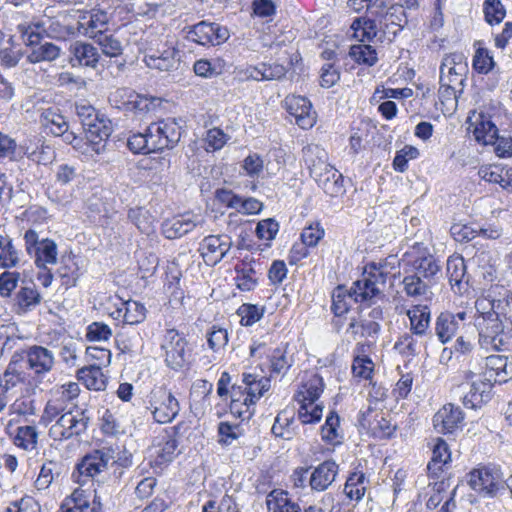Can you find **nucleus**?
Wrapping results in <instances>:
<instances>
[{"instance_id": "1", "label": "nucleus", "mask_w": 512, "mask_h": 512, "mask_svg": "<svg viewBox=\"0 0 512 512\" xmlns=\"http://www.w3.org/2000/svg\"><path fill=\"white\" fill-rule=\"evenodd\" d=\"M474 326L478 331V343L487 351H499L506 344L504 325L494 310L493 302L486 298L475 302Z\"/></svg>"}, {"instance_id": "2", "label": "nucleus", "mask_w": 512, "mask_h": 512, "mask_svg": "<svg viewBox=\"0 0 512 512\" xmlns=\"http://www.w3.org/2000/svg\"><path fill=\"white\" fill-rule=\"evenodd\" d=\"M294 398L299 404L298 418L303 424L320 421V376L317 373H305Z\"/></svg>"}, {"instance_id": "3", "label": "nucleus", "mask_w": 512, "mask_h": 512, "mask_svg": "<svg viewBox=\"0 0 512 512\" xmlns=\"http://www.w3.org/2000/svg\"><path fill=\"white\" fill-rule=\"evenodd\" d=\"M76 114L87 134L94 144L107 140L112 131V123L105 115L100 114L92 105L85 101L75 104Z\"/></svg>"}, {"instance_id": "4", "label": "nucleus", "mask_w": 512, "mask_h": 512, "mask_svg": "<svg viewBox=\"0 0 512 512\" xmlns=\"http://www.w3.org/2000/svg\"><path fill=\"white\" fill-rule=\"evenodd\" d=\"M115 450L112 447H103L97 449L90 454L85 455L81 462L76 466V472L73 478L81 485H85L88 481L98 478L109 465H115Z\"/></svg>"}, {"instance_id": "5", "label": "nucleus", "mask_w": 512, "mask_h": 512, "mask_svg": "<svg viewBox=\"0 0 512 512\" xmlns=\"http://www.w3.org/2000/svg\"><path fill=\"white\" fill-rule=\"evenodd\" d=\"M160 348L164 353V362L172 370L179 371L189 363L191 350L185 335L175 328H165Z\"/></svg>"}, {"instance_id": "6", "label": "nucleus", "mask_w": 512, "mask_h": 512, "mask_svg": "<svg viewBox=\"0 0 512 512\" xmlns=\"http://www.w3.org/2000/svg\"><path fill=\"white\" fill-rule=\"evenodd\" d=\"M91 420L88 409H76L59 416L49 429V437L54 441H64L86 433Z\"/></svg>"}, {"instance_id": "7", "label": "nucleus", "mask_w": 512, "mask_h": 512, "mask_svg": "<svg viewBox=\"0 0 512 512\" xmlns=\"http://www.w3.org/2000/svg\"><path fill=\"white\" fill-rule=\"evenodd\" d=\"M182 127L175 118L151 123L146 128V137L153 152L174 148L180 141Z\"/></svg>"}, {"instance_id": "8", "label": "nucleus", "mask_w": 512, "mask_h": 512, "mask_svg": "<svg viewBox=\"0 0 512 512\" xmlns=\"http://www.w3.org/2000/svg\"><path fill=\"white\" fill-rule=\"evenodd\" d=\"M25 250L28 255L34 258L38 268H46V266L57 263V244L49 238L40 239L39 234L28 229L24 234Z\"/></svg>"}, {"instance_id": "9", "label": "nucleus", "mask_w": 512, "mask_h": 512, "mask_svg": "<svg viewBox=\"0 0 512 512\" xmlns=\"http://www.w3.org/2000/svg\"><path fill=\"white\" fill-rule=\"evenodd\" d=\"M385 286L383 272H378L374 266L366 265L361 278L351 287L354 302H372L383 293Z\"/></svg>"}, {"instance_id": "10", "label": "nucleus", "mask_w": 512, "mask_h": 512, "mask_svg": "<svg viewBox=\"0 0 512 512\" xmlns=\"http://www.w3.org/2000/svg\"><path fill=\"white\" fill-rule=\"evenodd\" d=\"M187 38L202 46H216L228 40L229 31L217 23L201 21L190 28Z\"/></svg>"}, {"instance_id": "11", "label": "nucleus", "mask_w": 512, "mask_h": 512, "mask_svg": "<svg viewBox=\"0 0 512 512\" xmlns=\"http://www.w3.org/2000/svg\"><path fill=\"white\" fill-rule=\"evenodd\" d=\"M110 19L111 16L107 11L93 8L80 15L77 31L79 34L95 40L107 31Z\"/></svg>"}, {"instance_id": "12", "label": "nucleus", "mask_w": 512, "mask_h": 512, "mask_svg": "<svg viewBox=\"0 0 512 512\" xmlns=\"http://www.w3.org/2000/svg\"><path fill=\"white\" fill-rule=\"evenodd\" d=\"M150 409L154 420L160 424H165L175 419L180 411V406L171 392L160 389L152 394Z\"/></svg>"}, {"instance_id": "13", "label": "nucleus", "mask_w": 512, "mask_h": 512, "mask_svg": "<svg viewBox=\"0 0 512 512\" xmlns=\"http://www.w3.org/2000/svg\"><path fill=\"white\" fill-rule=\"evenodd\" d=\"M468 72L466 57L463 53L454 52L445 55L440 66V80L445 85L463 86Z\"/></svg>"}, {"instance_id": "14", "label": "nucleus", "mask_w": 512, "mask_h": 512, "mask_svg": "<svg viewBox=\"0 0 512 512\" xmlns=\"http://www.w3.org/2000/svg\"><path fill=\"white\" fill-rule=\"evenodd\" d=\"M474 376V373L471 371L466 373V380H471V382L468 383L469 390L464 394L462 403L464 407L476 410L490 401L493 384L490 382V379L479 378L473 380Z\"/></svg>"}, {"instance_id": "15", "label": "nucleus", "mask_w": 512, "mask_h": 512, "mask_svg": "<svg viewBox=\"0 0 512 512\" xmlns=\"http://www.w3.org/2000/svg\"><path fill=\"white\" fill-rule=\"evenodd\" d=\"M468 483L474 491L484 496H494L503 488L500 476L486 467L472 470L469 473Z\"/></svg>"}, {"instance_id": "16", "label": "nucleus", "mask_w": 512, "mask_h": 512, "mask_svg": "<svg viewBox=\"0 0 512 512\" xmlns=\"http://www.w3.org/2000/svg\"><path fill=\"white\" fill-rule=\"evenodd\" d=\"M283 106L302 129L311 128L316 123V112H311L312 105L306 97L289 95L284 99Z\"/></svg>"}, {"instance_id": "17", "label": "nucleus", "mask_w": 512, "mask_h": 512, "mask_svg": "<svg viewBox=\"0 0 512 512\" xmlns=\"http://www.w3.org/2000/svg\"><path fill=\"white\" fill-rule=\"evenodd\" d=\"M179 61V50L172 43L170 45L165 44L162 49L145 54L143 58L147 67L166 72L176 70Z\"/></svg>"}, {"instance_id": "18", "label": "nucleus", "mask_w": 512, "mask_h": 512, "mask_svg": "<svg viewBox=\"0 0 512 512\" xmlns=\"http://www.w3.org/2000/svg\"><path fill=\"white\" fill-rule=\"evenodd\" d=\"M27 365L35 375L41 376L51 372L55 366L54 353L40 345H32L25 351Z\"/></svg>"}, {"instance_id": "19", "label": "nucleus", "mask_w": 512, "mask_h": 512, "mask_svg": "<svg viewBox=\"0 0 512 512\" xmlns=\"http://www.w3.org/2000/svg\"><path fill=\"white\" fill-rule=\"evenodd\" d=\"M231 247L232 241L228 235H210L201 242L200 251L205 262L215 265L225 257Z\"/></svg>"}, {"instance_id": "20", "label": "nucleus", "mask_w": 512, "mask_h": 512, "mask_svg": "<svg viewBox=\"0 0 512 512\" xmlns=\"http://www.w3.org/2000/svg\"><path fill=\"white\" fill-rule=\"evenodd\" d=\"M203 219L199 215L185 213L162 223V233L168 239L180 238L191 232L197 225L202 224Z\"/></svg>"}, {"instance_id": "21", "label": "nucleus", "mask_w": 512, "mask_h": 512, "mask_svg": "<svg viewBox=\"0 0 512 512\" xmlns=\"http://www.w3.org/2000/svg\"><path fill=\"white\" fill-rule=\"evenodd\" d=\"M69 53V63L72 67L95 69L100 59L98 49L94 45L79 40L70 44Z\"/></svg>"}, {"instance_id": "22", "label": "nucleus", "mask_w": 512, "mask_h": 512, "mask_svg": "<svg viewBox=\"0 0 512 512\" xmlns=\"http://www.w3.org/2000/svg\"><path fill=\"white\" fill-rule=\"evenodd\" d=\"M464 414L460 407L454 404L444 405L433 417L435 429L440 433H453L460 428Z\"/></svg>"}, {"instance_id": "23", "label": "nucleus", "mask_w": 512, "mask_h": 512, "mask_svg": "<svg viewBox=\"0 0 512 512\" xmlns=\"http://www.w3.org/2000/svg\"><path fill=\"white\" fill-rule=\"evenodd\" d=\"M40 122L49 133L62 136L68 143H72L76 138L73 132H68L69 125L64 116L53 108L45 109L42 112Z\"/></svg>"}, {"instance_id": "24", "label": "nucleus", "mask_w": 512, "mask_h": 512, "mask_svg": "<svg viewBox=\"0 0 512 512\" xmlns=\"http://www.w3.org/2000/svg\"><path fill=\"white\" fill-rule=\"evenodd\" d=\"M487 379L494 378V382L506 383L512 380V362H508L503 355H490L486 357Z\"/></svg>"}, {"instance_id": "25", "label": "nucleus", "mask_w": 512, "mask_h": 512, "mask_svg": "<svg viewBox=\"0 0 512 512\" xmlns=\"http://www.w3.org/2000/svg\"><path fill=\"white\" fill-rule=\"evenodd\" d=\"M344 429L341 426V418L336 411H330L322 425V441L336 447L344 441Z\"/></svg>"}, {"instance_id": "26", "label": "nucleus", "mask_w": 512, "mask_h": 512, "mask_svg": "<svg viewBox=\"0 0 512 512\" xmlns=\"http://www.w3.org/2000/svg\"><path fill=\"white\" fill-rule=\"evenodd\" d=\"M176 429V427H172L169 430H165V434L154 445V455L156 456L157 464L168 463L174 459L178 447V442L174 438Z\"/></svg>"}, {"instance_id": "27", "label": "nucleus", "mask_w": 512, "mask_h": 512, "mask_svg": "<svg viewBox=\"0 0 512 512\" xmlns=\"http://www.w3.org/2000/svg\"><path fill=\"white\" fill-rule=\"evenodd\" d=\"M337 46L338 44L335 40L333 41L332 47L322 48V61H327V63H322V88H329L340 79L339 69L335 65L336 52L334 48Z\"/></svg>"}, {"instance_id": "28", "label": "nucleus", "mask_w": 512, "mask_h": 512, "mask_svg": "<svg viewBox=\"0 0 512 512\" xmlns=\"http://www.w3.org/2000/svg\"><path fill=\"white\" fill-rule=\"evenodd\" d=\"M410 321V331L416 336H425L431 320V311L427 305H414L406 312Z\"/></svg>"}, {"instance_id": "29", "label": "nucleus", "mask_w": 512, "mask_h": 512, "mask_svg": "<svg viewBox=\"0 0 512 512\" xmlns=\"http://www.w3.org/2000/svg\"><path fill=\"white\" fill-rule=\"evenodd\" d=\"M160 105V99L156 97H148L135 93L131 90V94L127 99L126 112L132 113L135 117H143L154 111Z\"/></svg>"}, {"instance_id": "30", "label": "nucleus", "mask_w": 512, "mask_h": 512, "mask_svg": "<svg viewBox=\"0 0 512 512\" xmlns=\"http://www.w3.org/2000/svg\"><path fill=\"white\" fill-rule=\"evenodd\" d=\"M77 379L89 390L102 391L106 388L107 378L99 365H89L77 371Z\"/></svg>"}, {"instance_id": "31", "label": "nucleus", "mask_w": 512, "mask_h": 512, "mask_svg": "<svg viewBox=\"0 0 512 512\" xmlns=\"http://www.w3.org/2000/svg\"><path fill=\"white\" fill-rule=\"evenodd\" d=\"M243 388L247 390L250 398H253L255 404L270 387V379L265 376H260L254 373L242 374Z\"/></svg>"}, {"instance_id": "32", "label": "nucleus", "mask_w": 512, "mask_h": 512, "mask_svg": "<svg viewBox=\"0 0 512 512\" xmlns=\"http://www.w3.org/2000/svg\"><path fill=\"white\" fill-rule=\"evenodd\" d=\"M435 334L442 344L449 342L459 330L453 313L442 312L435 321Z\"/></svg>"}, {"instance_id": "33", "label": "nucleus", "mask_w": 512, "mask_h": 512, "mask_svg": "<svg viewBox=\"0 0 512 512\" xmlns=\"http://www.w3.org/2000/svg\"><path fill=\"white\" fill-rule=\"evenodd\" d=\"M266 506L268 512H300L299 506L292 503L283 490L271 491L267 495Z\"/></svg>"}, {"instance_id": "34", "label": "nucleus", "mask_w": 512, "mask_h": 512, "mask_svg": "<svg viewBox=\"0 0 512 512\" xmlns=\"http://www.w3.org/2000/svg\"><path fill=\"white\" fill-rule=\"evenodd\" d=\"M41 299L35 286L21 287L15 298L17 313L24 314L32 311L41 302Z\"/></svg>"}, {"instance_id": "35", "label": "nucleus", "mask_w": 512, "mask_h": 512, "mask_svg": "<svg viewBox=\"0 0 512 512\" xmlns=\"http://www.w3.org/2000/svg\"><path fill=\"white\" fill-rule=\"evenodd\" d=\"M471 127H473L475 139L485 145L493 143L497 136L496 125L491 120L485 119L483 115H479L475 122L471 123Z\"/></svg>"}, {"instance_id": "36", "label": "nucleus", "mask_w": 512, "mask_h": 512, "mask_svg": "<svg viewBox=\"0 0 512 512\" xmlns=\"http://www.w3.org/2000/svg\"><path fill=\"white\" fill-rule=\"evenodd\" d=\"M415 274L419 275L426 281H430L440 271V265L437 260L430 254L423 253L422 255L415 257L412 262Z\"/></svg>"}, {"instance_id": "37", "label": "nucleus", "mask_w": 512, "mask_h": 512, "mask_svg": "<svg viewBox=\"0 0 512 512\" xmlns=\"http://www.w3.org/2000/svg\"><path fill=\"white\" fill-rule=\"evenodd\" d=\"M451 453L448 444L441 438H437L433 446L432 458L427 469L429 473L437 475L442 467L450 461Z\"/></svg>"}, {"instance_id": "38", "label": "nucleus", "mask_w": 512, "mask_h": 512, "mask_svg": "<svg viewBox=\"0 0 512 512\" xmlns=\"http://www.w3.org/2000/svg\"><path fill=\"white\" fill-rule=\"evenodd\" d=\"M292 481L296 487H305L307 484L312 490H320V467L311 471L310 467H301L294 471Z\"/></svg>"}, {"instance_id": "39", "label": "nucleus", "mask_w": 512, "mask_h": 512, "mask_svg": "<svg viewBox=\"0 0 512 512\" xmlns=\"http://www.w3.org/2000/svg\"><path fill=\"white\" fill-rule=\"evenodd\" d=\"M331 310L336 316H342L347 313L354 302L351 288L348 290L344 286H338L332 292Z\"/></svg>"}, {"instance_id": "40", "label": "nucleus", "mask_w": 512, "mask_h": 512, "mask_svg": "<svg viewBox=\"0 0 512 512\" xmlns=\"http://www.w3.org/2000/svg\"><path fill=\"white\" fill-rule=\"evenodd\" d=\"M368 480L363 472L350 474L345 484V493L350 499L360 501L365 495Z\"/></svg>"}, {"instance_id": "41", "label": "nucleus", "mask_w": 512, "mask_h": 512, "mask_svg": "<svg viewBox=\"0 0 512 512\" xmlns=\"http://www.w3.org/2000/svg\"><path fill=\"white\" fill-rule=\"evenodd\" d=\"M123 313V319L126 324L137 325L142 323L146 319V308L145 306L134 300H128L123 303V308L118 309V312Z\"/></svg>"}, {"instance_id": "42", "label": "nucleus", "mask_w": 512, "mask_h": 512, "mask_svg": "<svg viewBox=\"0 0 512 512\" xmlns=\"http://www.w3.org/2000/svg\"><path fill=\"white\" fill-rule=\"evenodd\" d=\"M19 263V252L8 236L0 235V266L2 268L15 267Z\"/></svg>"}, {"instance_id": "43", "label": "nucleus", "mask_w": 512, "mask_h": 512, "mask_svg": "<svg viewBox=\"0 0 512 512\" xmlns=\"http://www.w3.org/2000/svg\"><path fill=\"white\" fill-rule=\"evenodd\" d=\"M422 336H416L413 332L404 333L396 341L394 347L400 354L410 357L416 356L420 353L422 343L418 340Z\"/></svg>"}, {"instance_id": "44", "label": "nucleus", "mask_w": 512, "mask_h": 512, "mask_svg": "<svg viewBox=\"0 0 512 512\" xmlns=\"http://www.w3.org/2000/svg\"><path fill=\"white\" fill-rule=\"evenodd\" d=\"M326 178L322 181V190L330 197H338L344 194L342 175L335 169H327Z\"/></svg>"}, {"instance_id": "45", "label": "nucleus", "mask_w": 512, "mask_h": 512, "mask_svg": "<svg viewBox=\"0 0 512 512\" xmlns=\"http://www.w3.org/2000/svg\"><path fill=\"white\" fill-rule=\"evenodd\" d=\"M293 423L294 413L283 410L276 416L271 431L276 437L290 439L292 436L291 425Z\"/></svg>"}, {"instance_id": "46", "label": "nucleus", "mask_w": 512, "mask_h": 512, "mask_svg": "<svg viewBox=\"0 0 512 512\" xmlns=\"http://www.w3.org/2000/svg\"><path fill=\"white\" fill-rule=\"evenodd\" d=\"M349 55L355 62L367 66H373L378 60L376 50L368 44L352 45Z\"/></svg>"}, {"instance_id": "47", "label": "nucleus", "mask_w": 512, "mask_h": 512, "mask_svg": "<svg viewBox=\"0 0 512 512\" xmlns=\"http://www.w3.org/2000/svg\"><path fill=\"white\" fill-rule=\"evenodd\" d=\"M38 432L35 426H21L17 428L14 443L24 450L31 451L37 446Z\"/></svg>"}, {"instance_id": "48", "label": "nucleus", "mask_w": 512, "mask_h": 512, "mask_svg": "<svg viewBox=\"0 0 512 512\" xmlns=\"http://www.w3.org/2000/svg\"><path fill=\"white\" fill-rule=\"evenodd\" d=\"M92 508L93 502L89 503L83 490H75L61 505L62 512H84Z\"/></svg>"}, {"instance_id": "49", "label": "nucleus", "mask_w": 512, "mask_h": 512, "mask_svg": "<svg viewBox=\"0 0 512 512\" xmlns=\"http://www.w3.org/2000/svg\"><path fill=\"white\" fill-rule=\"evenodd\" d=\"M403 288L407 296L420 297L426 295L429 288V283L415 273L404 277Z\"/></svg>"}, {"instance_id": "50", "label": "nucleus", "mask_w": 512, "mask_h": 512, "mask_svg": "<svg viewBox=\"0 0 512 512\" xmlns=\"http://www.w3.org/2000/svg\"><path fill=\"white\" fill-rule=\"evenodd\" d=\"M485 21L490 24H499L506 16V9L500 0H485L483 3Z\"/></svg>"}, {"instance_id": "51", "label": "nucleus", "mask_w": 512, "mask_h": 512, "mask_svg": "<svg viewBox=\"0 0 512 512\" xmlns=\"http://www.w3.org/2000/svg\"><path fill=\"white\" fill-rule=\"evenodd\" d=\"M349 330L355 335L359 334L361 337L371 338L375 341L381 331V325L378 321L363 319L360 324L351 322Z\"/></svg>"}, {"instance_id": "52", "label": "nucleus", "mask_w": 512, "mask_h": 512, "mask_svg": "<svg viewBox=\"0 0 512 512\" xmlns=\"http://www.w3.org/2000/svg\"><path fill=\"white\" fill-rule=\"evenodd\" d=\"M59 465L55 461L45 462L40 469L35 481L37 490H46L53 482L55 475L59 474Z\"/></svg>"}, {"instance_id": "53", "label": "nucleus", "mask_w": 512, "mask_h": 512, "mask_svg": "<svg viewBox=\"0 0 512 512\" xmlns=\"http://www.w3.org/2000/svg\"><path fill=\"white\" fill-rule=\"evenodd\" d=\"M264 311V307L245 303L238 308L237 314L240 317L241 325L251 326L263 317Z\"/></svg>"}, {"instance_id": "54", "label": "nucleus", "mask_w": 512, "mask_h": 512, "mask_svg": "<svg viewBox=\"0 0 512 512\" xmlns=\"http://www.w3.org/2000/svg\"><path fill=\"white\" fill-rule=\"evenodd\" d=\"M95 41L100 46L102 53L108 57H118L123 52L120 40L111 34L104 33L96 38Z\"/></svg>"}, {"instance_id": "55", "label": "nucleus", "mask_w": 512, "mask_h": 512, "mask_svg": "<svg viewBox=\"0 0 512 512\" xmlns=\"http://www.w3.org/2000/svg\"><path fill=\"white\" fill-rule=\"evenodd\" d=\"M60 52L61 49L57 45L45 42L34 49L29 58L31 62L53 61L60 56Z\"/></svg>"}, {"instance_id": "56", "label": "nucleus", "mask_w": 512, "mask_h": 512, "mask_svg": "<svg viewBox=\"0 0 512 512\" xmlns=\"http://www.w3.org/2000/svg\"><path fill=\"white\" fill-rule=\"evenodd\" d=\"M24 380V373L17 371L11 364L8 365L3 375L0 376L1 386L6 393L13 391L19 385L23 384Z\"/></svg>"}, {"instance_id": "57", "label": "nucleus", "mask_w": 512, "mask_h": 512, "mask_svg": "<svg viewBox=\"0 0 512 512\" xmlns=\"http://www.w3.org/2000/svg\"><path fill=\"white\" fill-rule=\"evenodd\" d=\"M111 336V328L103 322H92L86 328L85 337L89 342H106Z\"/></svg>"}, {"instance_id": "58", "label": "nucleus", "mask_w": 512, "mask_h": 512, "mask_svg": "<svg viewBox=\"0 0 512 512\" xmlns=\"http://www.w3.org/2000/svg\"><path fill=\"white\" fill-rule=\"evenodd\" d=\"M271 371L277 374H285L292 366V356L287 355L286 349L278 347L271 356Z\"/></svg>"}, {"instance_id": "59", "label": "nucleus", "mask_w": 512, "mask_h": 512, "mask_svg": "<svg viewBox=\"0 0 512 512\" xmlns=\"http://www.w3.org/2000/svg\"><path fill=\"white\" fill-rule=\"evenodd\" d=\"M465 262L461 256H451L447 260V275L450 282L460 284L465 277Z\"/></svg>"}, {"instance_id": "60", "label": "nucleus", "mask_w": 512, "mask_h": 512, "mask_svg": "<svg viewBox=\"0 0 512 512\" xmlns=\"http://www.w3.org/2000/svg\"><path fill=\"white\" fill-rule=\"evenodd\" d=\"M242 434L243 431L238 424L232 425L229 422H220L218 425V441L223 445H231Z\"/></svg>"}, {"instance_id": "61", "label": "nucleus", "mask_w": 512, "mask_h": 512, "mask_svg": "<svg viewBox=\"0 0 512 512\" xmlns=\"http://www.w3.org/2000/svg\"><path fill=\"white\" fill-rule=\"evenodd\" d=\"M229 336L226 329L213 326L207 333V344L211 350L218 352L228 344Z\"/></svg>"}, {"instance_id": "62", "label": "nucleus", "mask_w": 512, "mask_h": 512, "mask_svg": "<svg viewBox=\"0 0 512 512\" xmlns=\"http://www.w3.org/2000/svg\"><path fill=\"white\" fill-rule=\"evenodd\" d=\"M59 356L67 367H74L78 360V346L72 339H64L59 348Z\"/></svg>"}, {"instance_id": "63", "label": "nucleus", "mask_w": 512, "mask_h": 512, "mask_svg": "<svg viewBox=\"0 0 512 512\" xmlns=\"http://www.w3.org/2000/svg\"><path fill=\"white\" fill-rule=\"evenodd\" d=\"M127 147L134 154L154 153L150 146V141L146 137V130L143 133H134L127 140Z\"/></svg>"}, {"instance_id": "64", "label": "nucleus", "mask_w": 512, "mask_h": 512, "mask_svg": "<svg viewBox=\"0 0 512 512\" xmlns=\"http://www.w3.org/2000/svg\"><path fill=\"white\" fill-rule=\"evenodd\" d=\"M202 512H237V507L233 498L225 495L219 501H207L202 507Z\"/></svg>"}]
</instances>
